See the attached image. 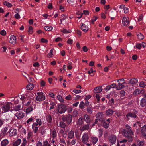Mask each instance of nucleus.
Listing matches in <instances>:
<instances>
[{
  "label": "nucleus",
  "mask_w": 146,
  "mask_h": 146,
  "mask_svg": "<svg viewBox=\"0 0 146 146\" xmlns=\"http://www.w3.org/2000/svg\"><path fill=\"white\" fill-rule=\"evenodd\" d=\"M84 121L88 123H90L91 120L90 117L88 115H84Z\"/></svg>",
  "instance_id": "nucleus-18"
},
{
  "label": "nucleus",
  "mask_w": 146,
  "mask_h": 146,
  "mask_svg": "<svg viewBox=\"0 0 146 146\" xmlns=\"http://www.w3.org/2000/svg\"><path fill=\"white\" fill-rule=\"evenodd\" d=\"M109 139L110 142L113 145L116 142V137L114 135H112L109 137Z\"/></svg>",
  "instance_id": "nucleus-11"
},
{
  "label": "nucleus",
  "mask_w": 146,
  "mask_h": 146,
  "mask_svg": "<svg viewBox=\"0 0 146 146\" xmlns=\"http://www.w3.org/2000/svg\"><path fill=\"white\" fill-rule=\"evenodd\" d=\"M8 130V129L7 127H5L3 129V130L2 131V132L3 134H6L7 131Z\"/></svg>",
  "instance_id": "nucleus-62"
},
{
  "label": "nucleus",
  "mask_w": 146,
  "mask_h": 146,
  "mask_svg": "<svg viewBox=\"0 0 146 146\" xmlns=\"http://www.w3.org/2000/svg\"><path fill=\"white\" fill-rule=\"evenodd\" d=\"M27 102H26V101L25 102V104L27 106H29L31 104V101H32L33 99H32L28 97L27 98Z\"/></svg>",
  "instance_id": "nucleus-23"
},
{
  "label": "nucleus",
  "mask_w": 146,
  "mask_h": 146,
  "mask_svg": "<svg viewBox=\"0 0 146 146\" xmlns=\"http://www.w3.org/2000/svg\"><path fill=\"white\" fill-rule=\"evenodd\" d=\"M52 134L53 138H55L56 137L57 133L56 130L54 129L52 131Z\"/></svg>",
  "instance_id": "nucleus-38"
},
{
  "label": "nucleus",
  "mask_w": 146,
  "mask_h": 146,
  "mask_svg": "<svg viewBox=\"0 0 146 146\" xmlns=\"http://www.w3.org/2000/svg\"><path fill=\"white\" fill-rule=\"evenodd\" d=\"M102 90L101 86H98L95 88L94 90V92L95 93H100Z\"/></svg>",
  "instance_id": "nucleus-16"
},
{
  "label": "nucleus",
  "mask_w": 146,
  "mask_h": 146,
  "mask_svg": "<svg viewBox=\"0 0 146 146\" xmlns=\"http://www.w3.org/2000/svg\"><path fill=\"white\" fill-rule=\"evenodd\" d=\"M28 97H26L24 96H21V98H20V99L22 101V103L23 104L24 102L26 101L27 102V98Z\"/></svg>",
  "instance_id": "nucleus-35"
},
{
  "label": "nucleus",
  "mask_w": 146,
  "mask_h": 146,
  "mask_svg": "<svg viewBox=\"0 0 146 146\" xmlns=\"http://www.w3.org/2000/svg\"><path fill=\"white\" fill-rule=\"evenodd\" d=\"M29 33H30L31 34L33 32V28L31 26H30L29 27Z\"/></svg>",
  "instance_id": "nucleus-54"
},
{
  "label": "nucleus",
  "mask_w": 146,
  "mask_h": 146,
  "mask_svg": "<svg viewBox=\"0 0 146 146\" xmlns=\"http://www.w3.org/2000/svg\"><path fill=\"white\" fill-rule=\"evenodd\" d=\"M67 43L70 44H71L73 43V40L70 38H69L67 41Z\"/></svg>",
  "instance_id": "nucleus-57"
},
{
  "label": "nucleus",
  "mask_w": 146,
  "mask_h": 146,
  "mask_svg": "<svg viewBox=\"0 0 146 146\" xmlns=\"http://www.w3.org/2000/svg\"><path fill=\"white\" fill-rule=\"evenodd\" d=\"M72 116L70 114L62 115V121L65 122L67 125H69L72 122Z\"/></svg>",
  "instance_id": "nucleus-3"
},
{
  "label": "nucleus",
  "mask_w": 146,
  "mask_h": 146,
  "mask_svg": "<svg viewBox=\"0 0 146 146\" xmlns=\"http://www.w3.org/2000/svg\"><path fill=\"white\" fill-rule=\"evenodd\" d=\"M84 119L81 117L78 119V124L79 125H81L83 123V121Z\"/></svg>",
  "instance_id": "nucleus-34"
},
{
  "label": "nucleus",
  "mask_w": 146,
  "mask_h": 146,
  "mask_svg": "<svg viewBox=\"0 0 146 146\" xmlns=\"http://www.w3.org/2000/svg\"><path fill=\"white\" fill-rule=\"evenodd\" d=\"M81 28L82 31L85 32H86L89 29L87 26L83 23L81 25Z\"/></svg>",
  "instance_id": "nucleus-19"
},
{
  "label": "nucleus",
  "mask_w": 146,
  "mask_h": 146,
  "mask_svg": "<svg viewBox=\"0 0 146 146\" xmlns=\"http://www.w3.org/2000/svg\"><path fill=\"white\" fill-rule=\"evenodd\" d=\"M42 42L44 43H47L48 42V40L46 39L43 38H41V40Z\"/></svg>",
  "instance_id": "nucleus-58"
},
{
  "label": "nucleus",
  "mask_w": 146,
  "mask_h": 146,
  "mask_svg": "<svg viewBox=\"0 0 146 146\" xmlns=\"http://www.w3.org/2000/svg\"><path fill=\"white\" fill-rule=\"evenodd\" d=\"M21 106L20 104L16 105L13 109V110L16 111H19L21 110Z\"/></svg>",
  "instance_id": "nucleus-28"
},
{
  "label": "nucleus",
  "mask_w": 146,
  "mask_h": 146,
  "mask_svg": "<svg viewBox=\"0 0 146 146\" xmlns=\"http://www.w3.org/2000/svg\"><path fill=\"white\" fill-rule=\"evenodd\" d=\"M70 31L67 30H66V29H63L62 30V32H63L64 33H70Z\"/></svg>",
  "instance_id": "nucleus-51"
},
{
  "label": "nucleus",
  "mask_w": 146,
  "mask_h": 146,
  "mask_svg": "<svg viewBox=\"0 0 146 146\" xmlns=\"http://www.w3.org/2000/svg\"><path fill=\"white\" fill-rule=\"evenodd\" d=\"M83 13L80 12H78L77 13V14L78 15V16L77 17L79 19H80L82 17Z\"/></svg>",
  "instance_id": "nucleus-48"
},
{
  "label": "nucleus",
  "mask_w": 146,
  "mask_h": 146,
  "mask_svg": "<svg viewBox=\"0 0 146 146\" xmlns=\"http://www.w3.org/2000/svg\"><path fill=\"white\" fill-rule=\"evenodd\" d=\"M0 34L2 35H6V31L4 30H2L0 32Z\"/></svg>",
  "instance_id": "nucleus-64"
},
{
  "label": "nucleus",
  "mask_w": 146,
  "mask_h": 146,
  "mask_svg": "<svg viewBox=\"0 0 146 146\" xmlns=\"http://www.w3.org/2000/svg\"><path fill=\"white\" fill-rule=\"evenodd\" d=\"M44 29L47 31H51L53 29L52 26H45L44 27Z\"/></svg>",
  "instance_id": "nucleus-32"
},
{
  "label": "nucleus",
  "mask_w": 146,
  "mask_h": 146,
  "mask_svg": "<svg viewBox=\"0 0 146 146\" xmlns=\"http://www.w3.org/2000/svg\"><path fill=\"white\" fill-rule=\"evenodd\" d=\"M61 17H62V18L60 19V21L61 20H64L66 19V15L64 14H62L61 15Z\"/></svg>",
  "instance_id": "nucleus-53"
},
{
  "label": "nucleus",
  "mask_w": 146,
  "mask_h": 146,
  "mask_svg": "<svg viewBox=\"0 0 146 146\" xmlns=\"http://www.w3.org/2000/svg\"><path fill=\"white\" fill-rule=\"evenodd\" d=\"M78 114V111L76 110H74L73 113L72 114L74 117H76Z\"/></svg>",
  "instance_id": "nucleus-49"
},
{
  "label": "nucleus",
  "mask_w": 146,
  "mask_h": 146,
  "mask_svg": "<svg viewBox=\"0 0 146 146\" xmlns=\"http://www.w3.org/2000/svg\"><path fill=\"white\" fill-rule=\"evenodd\" d=\"M91 97V96L90 95H88L85 98V101H88V100Z\"/></svg>",
  "instance_id": "nucleus-63"
},
{
  "label": "nucleus",
  "mask_w": 146,
  "mask_h": 146,
  "mask_svg": "<svg viewBox=\"0 0 146 146\" xmlns=\"http://www.w3.org/2000/svg\"><path fill=\"white\" fill-rule=\"evenodd\" d=\"M104 116L103 113L102 112H98L96 115L97 118H99L100 117H103Z\"/></svg>",
  "instance_id": "nucleus-33"
},
{
  "label": "nucleus",
  "mask_w": 146,
  "mask_h": 146,
  "mask_svg": "<svg viewBox=\"0 0 146 146\" xmlns=\"http://www.w3.org/2000/svg\"><path fill=\"white\" fill-rule=\"evenodd\" d=\"M89 139V137L87 133H85L84 134L82 138V142L84 144H86Z\"/></svg>",
  "instance_id": "nucleus-8"
},
{
  "label": "nucleus",
  "mask_w": 146,
  "mask_h": 146,
  "mask_svg": "<svg viewBox=\"0 0 146 146\" xmlns=\"http://www.w3.org/2000/svg\"><path fill=\"white\" fill-rule=\"evenodd\" d=\"M50 105H51V106L50 107L49 110H51L54 109V106L56 105V104L54 102L52 101H51L50 102Z\"/></svg>",
  "instance_id": "nucleus-30"
},
{
  "label": "nucleus",
  "mask_w": 146,
  "mask_h": 146,
  "mask_svg": "<svg viewBox=\"0 0 146 146\" xmlns=\"http://www.w3.org/2000/svg\"><path fill=\"white\" fill-rule=\"evenodd\" d=\"M137 113V111L134 112H130L126 115V117L128 119H129L130 117L134 118H136L137 117L136 115Z\"/></svg>",
  "instance_id": "nucleus-7"
},
{
  "label": "nucleus",
  "mask_w": 146,
  "mask_h": 146,
  "mask_svg": "<svg viewBox=\"0 0 146 146\" xmlns=\"http://www.w3.org/2000/svg\"><path fill=\"white\" fill-rule=\"evenodd\" d=\"M62 38L60 37H58L55 39V41L56 42H58L60 41H62Z\"/></svg>",
  "instance_id": "nucleus-55"
},
{
  "label": "nucleus",
  "mask_w": 146,
  "mask_h": 146,
  "mask_svg": "<svg viewBox=\"0 0 146 146\" xmlns=\"http://www.w3.org/2000/svg\"><path fill=\"white\" fill-rule=\"evenodd\" d=\"M9 143V141L7 139L2 140L1 142V146H7Z\"/></svg>",
  "instance_id": "nucleus-20"
},
{
  "label": "nucleus",
  "mask_w": 146,
  "mask_h": 146,
  "mask_svg": "<svg viewBox=\"0 0 146 146\" xmlns=\"http://www.w3.org/2000/svg\"><path fill=\"white\" fill-rule=\"evenodd\" d=\"M84 106L85 104L84 103L83 101H82L79 104V106L80 108L81 109H83L84 108Z\"/></svg>",
  "instance_id": "nucleus-43"
},
{
  "label": "nucleus",
  "mask_w": 146,
  "mask_h": 146,
  "mask_svg": "<svg viewBox=\"0 0 146 146\" xmlns=\"http://www.w3.org/2000/svg\"><path fill=\"white\" fill-rule=\"evenodd\" d=\"M27 113H29L32 111L33 110V106H30L27 108L25 109Z\"/></svg>",
  "instance_id": "nucleus-29"
},
{
  "label": "nucleus",
  "mask_w": 146,
  "mask_h": 146,
  "mask_svg": "<svg viewBox=\"0 0 146 146\" xmlns=\"http://www.w3.org/2000/svg\"><path fill=\"white\" fill-rule=\"evenodd\" d=\"M122 24L125 26H127L130 23V21L128 18L123 17L122 19Z\"/></svg>",
  "instance_id": "nucleus-10"
},
{
  "label": "nucleus",
  "mask_w": 146,
  "mask_h": 146,
  "mask_svg": "<svg viewBox=\"0 0 146 146\" xmlns=\"http://www.w3.org/2000/svg\"><path fill=\"white\" fill-rule=\"evenodd\" d=\"M43 146H50L47 140L44 141H43Z\"/></svg>",
  "instance_id": "nucleus-42"
},
{
  "label": "nucleus",
  "mask_w": 146,
  "mask_h": 146,
  "mask_svg": "<svg viewBox=\"0 0 146 146\" xmlns=\"http://www.w3.org/2000/svg\"><path fill=\"white\" fill-rule=\"evenodd\" d=\"M33 119L32 118H29L27 121V124H30L33 121Z\"/></svg>",
  "instance_id": "nucleus-52"
},
{
  "label": "nucleus",
  "mask_w": 146,
  "mask_h": 146,
  "mask_svg": "<svg viewBox=\"0 0 146 146\" xmlns=\"http://www.w3.org/2000/svg\"><path fill=\"white\" fill-rule=\"evenodd\" d=\"M68 138L70 139H72L74 137V133L73 131H71L68 134Z\"/></svg>",
  "instance_id": "nucleus-25"
},
{
  "label": "nucleus",
  "mask_w": 146,
  "mask_h": 146,
  "mask_svg": "<svg viewBox=\"0 0 146 146\" xmlns=\"http://www.w3.org/2000/svg\"><path fill=\"white\" fill-rule=\"evenodd\" d=\"M114 111L113 110H108L106 111L105 113L107 116L112 115Z\"/></svg>",
  "instance_id": "nucleus-24"
},
{
  "label": "nucleus",
  "mask_w": 146,
  "mask_h": 146,
  "mask_svg": "<svg viewBox=\"0 0 146 146\" xmlns=\"http://www.w3.org/2000/svg\"><path fill=\"white\" fill-rule=\"evenodd\" d=\"M27 143V141L25 138L23 139V142L21 146H25Z\"/></svg>",
  "instance_id": "nucleus-39"
},
{
  "label": "nucleus",
  "mask_w": 146,
  "mask_h": 146,
  "mask_svg": "<svg viewBox=\"0 0 146 146\" xmlns=\"http://www.w3.org/2000/svg\"><path fill=\"white\" fill-rule=\"evenodd\" d=\"M17 134V131L16 129H12L9 130V135L10 136H13L16 135Z\"/></svg>",
  "instance_id": "nucleus-12"
},
{
  "label": "nucleus",
  "mask_w": 146,
  "mask_h": 146,
  "mask_svg": "<svg viewBox=\"0 0 146 146\" xmlns=\"http://www.w3.org/2000/svg\"><path fill=\"white\" fill-rule=\"evenodd\" d=\"M12 104L10 102H7L2 104L1 108L4 113H6L10 111L11 107L12 106Z\"/></svg>",
  "instance_id": "nucleus-2"
},
{
  "label": "nucleus",
  "mask_w": 146,
  "mask_h": 146,
  "mask_svg": "<svg viewBox=\"0 0 146 146\" xmlns=\"http://www.w3.org/2000/svg\"><path fill=\"white\" fill-rule=\"evenodd\" d=\"M118 82L117 86L116 87L117 90H120L125 87L123 84L125 83V80L123 78L117 80Z\"/></svg>",
  "instance_id": "nucleus-4"
},
{
  "label": "nucleus",
  "mask_w": 146,
  "mask_h": 146,
  "mask_svg": "<svg viewBox=\"0 0 146 146\" xmlns=\"http://www.w3.org/2000/svg\"><path fill=\"white\" fill-rule=\"evenodd\" d=\"M94 96L96 97L98 101L100 100V97L99 95L97 94H96V95H94Z\"/></svg>",
  "instance_id": "nucleus-59"
},
{
  "label": "nucleus",
  "mask_w": 146,
  "mask_h": 146,
  "mask_svg": "<svg viewBox=\"0 0 146 146\" xmlns=\"http://www.w3.org/2000/svg\"><path fill=\"white\" fill-rule=\"evenodd\" d=\"M103 126L106 128H108L109 126V123H107L106 121H104L103 123Z\"/></svg>",
  "instance_id": "nucleus-40"
},
{
  "label": "nucleus",
  "mask_w": 146,
  "mask_h": 146,
  "mask_svg": "<svg viewBox=\"0 0 146 146\" xmlns=\"http://www.w3.org/2000/svg\"><path fill=\"white\" fill-rule=\"evenodd\" d=\"M15 115L17 117V118L20 119L23 118L25 116V114L24 113L21 111H19L15 114Z\"/></svg>",
  "instance_id": "nucleus-9"
},
{
  "label": "nucleus",
  "mask_w": 146,
  "mask_h": 146,
  "mask_svg": "<svg viewBox=\"0 0 146 146\" xmlns=\"http://www.w3.org/2000/svg\"><path fill=\"white\" fill-rule=\"evenodd\" d=\"M36 122L38 123L39 125L40 126L42 125V121L40 119H36Z\"/></svg>",
  "instance_id": "nucleus-46"
},
{
  "label": "nucleus",
  "mask_w": 146,
  "mask_h": 146,
  "mask_svg": "<svg viewBox=\"0 0 146 146\" xmlns=\"http://www.w3.org/2000/svg\"><path fill=\"white\" fill-rule=\"evenodd\" d=\"M58 113L60 114L64 113L67 110L66 106L64 104H60L58 106Z\"/></svg>",
  "instance_id": "nucleus-5"
},
{
  "label": "nucleus",
  "mask_w": 146,
  "mask_h": 146,
  "mask_svg": "<svg viewBox=\"0 0 146 146\" xmlns=\"http://www.w3.org/2000/svg\"><path fill=\"white\" fill-rule=\"evenodd\" d=\"M57 98L60 102H63L64 100L63 99L62 97L60 95H58L57 96Z\"/></svg>",
  "instance_id": "nucleus-47"
},
{
  "label": "nucleus",
  "mask_w": 146,
  "mask_h": 146,
  "mask_svg": "<svg viewBox=\"0 0 146 146\" xmlns=\"http://www.w3.org/2000/svg\"><path fill=\"white\" fill-rule=\"evenodd\" d=\"M32 129H33L34 133H36L38 132V127L32 125Z\"/></svg>",
  "instance_id": "nucleus-31"
},
{
  "label": "nucleus",
  "mask_w": 146,
  "mask_h": 146,
  "mask_svg": "<svg viewBox=\"0 0 146 146\" xmlns=\"http://www.w3.org/2000/svg\"><path fill=\"white\" fill-rule=\"evenodd\" d=\"M21 142V140L20 139H18L16 141H12V144L13 146H18Z\"/></svg>",
  "instance_id": "nucleus-13"
},
{
  "label": "nucleus",
  "mask_w": 146,
  "mask_h": 146,
  "mask_svg": "<svg viewBox=\"0 0 146 146\" xmlns=\"http://www.w3.org/2000/svg\"><path fill=\"white\" fill-rule=\"evenodd\" d=\"M125 92L123 90H122L120 91V96L121 97L124 96L125 95Z\"/></svg>",
  "instance_id": "nucleus-50"
},
{
  "label": "nucleus",
  "mask_w": 146,
  "mask_h": 146,
  "mask_svg": "<svg viewBox=\"0 0 146 146\" xmlns=\"http://www.w3.org/2000/svg\"><path fill=\"white\" fill-rule=\"evenodd\" d=\"M33 66L34 67H38L40 66L39 63L38 62H36L33 64Z\"/></svg>",
  "instance_id": "nucleus-61"
},
{
  "label": "nucleus",
  "mask_w": 146,
  "mask_h": 146,
  "mask_svg": "<svg viewBox=\"0 0 146 146\" xmlns=\"http://www.w3.org/2000/svg\"><path fill=\"white\" fill-rule=\"evenodd\" d=\"M111 88V86L110 85H108L104 88V90L106 91H108Z\"/></svg>",
  "instance_id": "nucleus-60"
},
{
  "label": "nucleus",
  "mask_w": 146,
  "mask_h": 146,
  "mask_svg": "<svg viewBox=\"0 0 146 146\" xmlns=\"http://www.w3.org/2000/svg\"><path fill=\"white\" fill-rule=\"evenodd\" d=\"M138 82L137 79L136 78L131 79L129 81V83L132 85H135Z\"/></svg>",
  "instance_id": "nucleus-22"
},
{
  "label": "nucleus",
  "mask_w": 146,
  "mask_h": 146,
  "mask_svg": "<svg viewBox=\"0 0 146 146\" xmlns=\"http://www.w3.org/2000/svg\"><path fill=\"white\" fill-rule=\"evenodd\" d=\"M4 120L2 119H0V127L3 124Z\"/></svg>",
  "instance_id": "nucleus-56"
},
{
  "label": "nucleus",
  "mask_w": 146,
  "mask_h": 146,
  "mask_svg": "<svg viewBox=\"0 0 146 146\" xmlns=\"http://www.w3.org/2000/svg\"><path fill=\"white\" fill-rule=\"evenodd\" d=\"M3 4L9 7H10L12 6V5L11 3L6 1H4Z\"/></svg>",
  "instance_id": "nucleus-37"
},
{
  "label": "nucleus",
  "mask_w": 146,
  "mask_h": 146,
  "mask_svg": "<svg viewBox=\"0 0 146 146\" xmlns=\"http://www.w3.org/2000/svg\"><path fill=\"white\" fill-rule=\"evenodd\" d=\"M138 38L141 40L143 39L144 38V36L143 35L141 34V33H139L137 35Z\"/></svg>",
  "instance_id": "nucleus-36"
},
{
  "label": "nucleus",
  "mask_w": 146,
  "mask_h": 146,
  "mask_svg": "<svg viewBox=\"0 0 146 146\" xmlns=\"http://www.w3.org/2000/svg\"><path fill=\"white\" fill-rule=\"evenodd\" d=\"M89 128L88 124L85 125L80 128V130L81 131H83L86 130H88Z\"/></svg>",
  "instance_id": "nucleus-21"
},
{
  "label": "nucleus",
  "mask_w": 146,
  "mask_h": 146,
  "mask_svg": "<svg viewBox=\"0 0 146 146\" xmlns=\"http://www.w3.org/2000/svg\"><path fill=\"white\" fill-rule=\"evenodd\" d=\"M98 139L97 138L95 137H92V142H93V143L94 144H95L97 141H98Z\"/></svg>",
  "instance_id": "nucleus-41"
},
{
  "label": "nucleus",
  "mask_w": 146,
  "mask_h": 146,
  "mask_svg": "<svg viewBox=\"0 0 146 146\" xmlns=\"http://www.w3.org/2000/svg\"><path fill=\"white\" fill-rule=\"evenodd\" d=\"M46 119L47 121L50 124L52 123V116L50 114H48L46 115Z\"/></svg>",
  "instance_id": "nucleus-17"
},
{
  "label": "nucleus",
  "mask_w": 146,
  "mask_h": 146,
  "mask_svg": "<svg viewBox=\"0 0 146 146\" xmlns=\"http://www.w3.org/2000/svg\"><path fill=\"white\" fill-rule=\"evenodd\" d=\"M126 129H125L126 130H128L129 131H132V130L131 128L130 127V126L128 125H126L125 126Z\"/></svg>",
  "instance_id": "nucleus-45"
},
{
  "label": "nucleus",
  "mask_w": 146,
  "mask_h": 146,
  "mask_svg": "<svg viewBox=\"0 0 146 146\" xmlns=\"http://www.w3.org/2000/svg\"><path fill=\"white\" fill-rule=\"evenodd\" d=\"M122 133L123 135L128 139L129 142L132 140L133 136L134 135V133L132 131L126 130L125 129H123Z\"/></svg>",
  "instance_id": "nucleus-1"
},
{
  "label": "nucleus",
  "mask_w": 146,
  "mask_h": 146,
  "mask_svg": "<svg viewBox=\"0 0 146 146\" xmlns=\"http://www.w3.org/2000/svg\"><path fill=\"white\" fill-rule=\"evenodd\" d=\"M140 105L142 107L146 106V100L144 98L141 100Z\"/></svg>",
  "instance_id": "nucleus-27"
},
{
  "label": "nucleus",
  "mask_w": 146,
  "mask_h": 146,
  "mask_svg": "<svg viewBox=\"0 0 146 146\" xmlns=\"http://www.w3.org/2000/svg\"><path fill=\"white\" fill-rule=\"evenodd\" d=\"M64 122L63 121H61L60 122L59 126L60 127L64 129H65L66 127V123H64Z\"/></svg>",
  "instance_id": "nucleus-26"
},
{
  "label": "nucleus",
  "mask_w": 146,
  "mask_h": 146,
  "mask_svg": "<svg viewBox=\"0 0 146 146\" xmlns=\"http://www.w3.org/2000/svg\"><path fill=\"white\" fill-rule=\"evenodd\" d=\"M16 36L14 35H12L11 36L10 38L9 42L13 44H14L16 43Z\"/></svg>",
  "instance_id": "nucleus-15"
},
{
  "label": "nucleus",
  "mask_w": 146,
  "mask_h": 146,
  "mask_svg": "<svg viewBox=\"0 0 146 146\" xmlns=\"http://www.w3.org/2000/svg\"><path fill=\"white\" fill-rule=\"evenodd\" d=\"M139 86L140 87L142 88H145L146 86V84H145V83L143 82H141L139 84Z\"/></svg>",
  "instance_id": "nucleus-44"
},
{
  "label": "nucleus",
  "mask_w": 146,
  "mask_h": 146,
  "mask_svg": "<svg viewBox=\"0 0 146 146\" xmlns=\"http://www.w3.org/2000/svg\"><path fill=\"white\" fill-rule=\"evenodd\" d=\"M37 94L38 96L36 98V99L37 101H43L45 99V96L43 95V93L42 92H38Z\"/></svg>",
  "instance_id": "nucleus-6"
},
{
  "label": "nucleus",
  "mask_w": 146,
  "mask_h": 146,
  "mask_svg": "<svg viewBox=\"0 0 146 146\" xmlns=\"http://www.w3.org/2000/svg\"><path fill=\"white\" fill-rule=\"evenodd\" d=\"M141 131L142 135L146 139V125H145L141 128Z\"/></svg>",
  "instance_id": "nucleus-14"
}]
</instances>
